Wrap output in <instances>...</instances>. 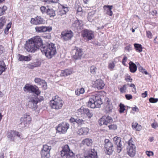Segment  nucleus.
<instances>
[{
  "instance_id": "f3484780",
  "label": "nucleus",
  "mask_w": 158,
  "mask_h": 158,
  "mask_svg": "<svg viewBox=\"0 0 158 158\" xmlns=\"http://www.w3.org/2000/svg\"><path fill=\"white\" fill-rule=\"evenodd\" d=\"M73 52L74 53L73 58L76 60L81 59L83 54L82 50L78 48H76L73 50Z\"/></svg>"
},
{
  "instance_id": "052dcab7",
  "label": "nucleus",
  "mask_w": 158,
  "mask_h": 158,
  "mask_svg": "<svg viewBox=\"0 0 158 158\" xmlns=\"http://www.w3.org/2000/svg\"><path fill=\"white\" fill-rule=\"evenodd\" d=\"M147 35V37L149 38H152V35L151 32L149 31H148L146 32Z\"/></svg>"
},
{
  "instance_id": "e433bc0d",
  "label": "nucleus",
  "mask_w": 158,
  "mask_h": 158,
  "mask_svg": "<svg viewBox=\"0 0 158 158\" xmlns=\"http://www.w3.org/2000/svg\"><path fill=\"white\" fill-rule=\"evenodd\" d=\"M7 9V7L5 6L0 7V16L3 15L5 13V11Z\"/></svg>"
},
{
  "instance_id": "9d476101",
  "label": "nucleus",
  "mask_w": 158,
  "mask_h": 158,
  "mask_svg": "<svg viewBox=\"0 0 158 158\" xmlns=\"http://www.w3.org/2000/svg\"><path fill=\"white\" fill-rule=\"evenodd\" d=\"M73 34L71 30L64 31L61 32L60 37L62 40L64 41L71 40L73 37Z\"/></svg>"
},
{
  "instance_id": "603ef678",
  "label": "nucleus",
  "mask_w": 158,
  "mask_h": 158,
  "mask_svg": "<svg viewBox=\"0 0 158 158\" xmlns=\"http://www.w3.org/2000/svg\"><path fill=\"white\" fill-rule=\"evenodd\" d=\"M152 127L154 129H156L158 127V124L157 122L155 121L151 124Z\"/></svg>"
},
{
  "instance_id": "4d7b16f0",
  "label": "nucleus",
  "mask_w": 158,
  "mask_h": 158,
  "mask_svg": "<svg viewBox=\"0 0 158 158\" xmlns=\"http://www.w3.org/2000/svg\"><path fill=\"white\" fill-rule=\"evenodd\" d=\"M146 153V155L149 157L153 155V153L152 151H147Z\"/></svg>"
},
{
  "instance_id": "393cba45",
  "label": "nucleus",
  "mask_w": 158,
  "mask_h": 158,
  "mask_svg": "<svg viewBox=\"0 0 158 158\" xmlns=\"http://www.w3.org/2000/svg\"><path fill=\"white\" fill-rule=\"evenodd\" d=\"M85 158H98L97 152L94 149H91L90 152L85 156Z\"/></svg>"
},
{
  "instance_id": "72a5a7b5",
  "label": "nucleus",
  "mask_w": 158,
  "mask_h": 158,
  "mask_svg": "<svg viewBox=\"0 0 158 158\" xmlns=\"http://www.w3.org/2000/svg\"><path fill=\"white\" fill-rule=\"evenodd\" d=\"M42 158H48L50 156L49 152L41 151V152Z\"/></svg>"
},
{
  "instance_id": "f704fd0d",
  "label": "nucleus",
  "mask_w": 158,
  "mask_h": 158,
  "mask_svg": "<svg viewBox=\"0 0 158 158\" xmlns=\"http://www.w3.org/2000/svg\"><path fill=\"white\" fill-rule=\"evenodd\" d=\"M134 47L136 51H138L139 52H141L142 51V48L141 45L135 44H134Z\"/></svg>"
},
{
  "instance_id": "5fc2aeb1",
  "label": "nucleus",
  "mask_w": 158,
  "mask_h": 158,
  "mask_svg": "<svg viewBox=\"0 0 158 158\" xmlns=\"http://www.w3.org/2000/svg\"><path fill=\"white\" fill-rule=\"evenodd\" d=\"M132 48L130 45H129L126 46L125 48V51L129 52L131 50Z\"/></svg>"
},
{
  "instance_id": "680f3d73",
  "label": "nucleus",
  "mask_w": 158,
  "mask_h": 158,
  "mask_svg": "<svg viewBox=\"0 0 158 158\" xmlns=\"http://www.w3.org/2000/svg\"><path fill=\"white\" fill-rule=\"evenodd\" d=\"M10 25H9V24H8V25L7 26V27H6V28L5 30V33L6 34H7L8 33V31L9 29L10 28Z\"/></svg>"
},
{
  "instance_id": "a211bd4d",
  "label": "nucleus",
  "mask_w": 158,
  "mask_h": 158,
  "mask_svg": "<svg viewBox=\"0 0 158 158\" xmlns=\"http://www.w3.org/2000/svg\"><path fill=\"white\" fill-rule=\"evenodd\" d=\"M114 143L116 145L117 152L120 153L122 150V143L121 138L119 137L115 136L113 138Z\"/></svg>"
},
{
  "instance_id": "7ed1b4c3",
  "label": "nucleus",
  "mask_w": 158,
  "mask_h": 158,
  "mask_svg": "<svg viewBox=\"0 0 158 158\" xmlns=\"http://www.w3.org/2000/svg\"><path fill=\"white\" fill-rule=\"evenodd\" d=\"M50 102L52 108L56 110L61 108L64 104V101L57 95L53 98L52 100L50 101Z\"/></svg>"
},
{
  "instance_id": "338daca9",
  "label": "nucleus",
  "mask_w": 158,
  "mask_h": 158,
  "mask_svg": "<svg viewBox=\"0 0 158 158\" xmlns=\"http://www.w3.org/2000/svg\"><path fill=\"white\" fill-rule=\"evenodd\" d=\"M33 64H34V65L35 67H36L40 66L41 63L40 62H37Z\"/></svg>"
},
{
  "instance_id": "09e8293b",
  "label": "nucleus",
  "mask_w": 158,
  "mask_h": 158,
  "mask_svg": "<svg viewBox=\"0 0 158 158\" xmlns=\"http://www.w3.org/2000/svg\"><path fill=\"white\" fill-rule=\"evenodd\" d=\"M115 64L113 62H110L109 63L108 67L110 70L112 69L114 67Z\"/></svg>"
},
{
  "instance_id": "ddd939ff",
  "label": "nucleus",
  "mask_w": 158,
  "mask_h": 158,
  "mask_svg": "<svg viewBox=\"0 0 158 158\" xmlns=\"http://www.w3.org/2000/svg\"><path fill=\"white\" fill-rule=\"evenodd\" d=\"M31 120V118L30 115L25 114L23 117L21 118L20 119V124L21 126V127H24L29 123Z\"/></svg>"
},
{
  "instance_id": "b1692460",
  "label": "nucleus",
  "mask_w": 158,
  "mask_h": 158,
  "mask_svg": "<svg viewBox=\"0 0 158 158\" xmlns=\"http://www.w3.org/2000/svg\"><path fill=\"white\" fill-rule=\"evenodd\" d=\"M95 86L98 89H102L105 85L103 81L101 79L97 80L95 82Z\"/></svg>"
},
{
  "instance_id": "69168bd1",
  "label": "nucleus",
  "mask_w": 158,
  "mask_h": 158,
  "mask_svg": "<svg viewBox=\"0 0 158 158\" xmlns=\"http://www.w3.org/2000/svg\"><path fill=\"white\" fill-rule=\"evenodd\" d=\"M4 50V48L1 45H0V55H1L3 53Z\"/></svg>"
},
{
  "instance_id": "ea45409f",
  "label": "nucleus",
  "mask_w": 158,
  "mask_h": 158,
  "mask_svg": "<svg viewBox=\"0 0 158 158\" xmlns=\"http://www.w3.org/2000/svg\"><path fill=\"white\" fill-rule=\"evenodd\" d=\"M119 112L120 113H123L124 112V111L125 110V106L124 104L122 103H120L119 105Z\"/></svg>"
},
{
  "instance_id": "20e7f679",
  "label": "nucleus",
  "mask_w": 158,
  "mask_h": 158,
  "mask_svg": "<svg viewBox=\"0 0 158 158\" xmlns=\"http://www.w3.org/2000/svg\"><path fill=\"white\" fill-rule=\"evenodd\" d=\"M61 151V155L62 157L66 158H74V154L73 151L70 150L69 145L66 144L62 147Z\"/></svg>"
},
{
  "instance_id": "de8ad7c7",
  "label": "nucleus",
  "mask_w": 158,
  "mask_h": 158,
  "mask_svg": "<svg viewBox=\"0 0 158 158\" xmlns=\"http://www.w3.org/2000/svg\"><path fill=\"white\" fill-rule=\"evenodd\" d=\"M42 82V85H41L43 88L44 89H45L47 88V83L44 80Z\"/></svg>"
},
{
  "instance_id": "f03ea898",
  "label": "nucleus",
  "mask_w": 158,
  "mask_h": 158,
  "mask_svg": "<svg viewBox=\"0 0 158 158\" xmlns=\"http://www.w3.org/2000/svg\"><path fill=\"white\" fill-rule=\"evenodd\" d=\"M101 97V96L99 94L92 96L86 103L87 106L92 108L99 107L100 105L102 104Z\"/></svg>"
},
{
  "instance_id": "423d86ee",
  "label": "nucleus",
  "mask_w": 158,
  "mask_h": 158,
  "mask_svg": "<svg viewBox=\"0 0 158 158\" xmlns=\"http://www.w3.org/2000/svg\"><path fill=\"white\" fill-rule=\"evenodd\" d=\"M23 90L24 91H27L30 93H34L36 95H38L41 93L38 87L36 85H32L29 84H26L24 87Z\"/></svg>"
},
{
  "instance_id": "2eb2a0df",
  "label": "nucleus",
  "mask_w": 158,
  "mask_h": 158,
  "mask_svg": "<svg viewBox=\"0 0 158 158\" xmlns=\"http://www.w3.org/2000/svg\"><path fill=\"white\" fill-rule=\"evenodd\" d=\"M82 34L83 38L88 41L93 39L94 38L93 32L90 30H85L83 31Z\"/></svg>"
},
{
  "instance_id": "6e6d98bb",
  "label": "nucleus",
  "mask_w": 158,
  "mask_h": 158,
  "mask_svg": "<svg viewBox=\"0 0 158 158\" xmlns=\"http://www.w3.org/2000/svg\"><path fill=\"white\" fill-rule=\"evenodd\" d=\"M19 57L18 60L19 61H24V56L22 55L19 54L18 55Z\"/></svg>"
},
{
  "instance_id": "8fccbe9b",
  "label": "nucleus",
  "mask_w": 158,
  "mask_h": 158,
  "mask_svg": "<svg viewBox=\"0 0 158 158\" xmlns=\"http://www.w3.org/2000/svg\"><path fill=\"white\" fill-rule=\"evenodd\" d=\"M64 10H63L62 9H59L57 12V15H59L62 16L64 15L65 14Z\"/></svg>"
},
{
  "instance_id": "3c124183",
  "label": "nucleus",
  "mask_w": 158,
  "mask_h": 158,
  "mask_svg": "<svg viewBox=\"0 0 158 158\" xmlns=\"http://www.w3.org/2000/svg\"><path fill=\"white\" fill-rule=\"evenodd\" d=\"M34 99L35 100H36V101H37L38 103L39 102H40L43 100L44 98L43 96H38L37 98H35Z\"/></svg>"
},
{
  "instance_id": "6e6552de",
  "label": "nucleus",
  "mask_w": 158,
  "mask_h": 158,
  "mask_svg": "<svg viewBox=\"0 0 158 158\" xmlns=\"http://www.w3.org/2000/svg\"><path fill=\"white\" fill-rule=\"evenodd\" d=\"M25 48L27 52H35L37 49H39L35 44L33 41L30 39L27 41L25 44Z\"/></svg>"
},
{
  "instance_id": "dca6fc26",
  "label": "nucleus",
  "mask_w": 158,
  "mask_h": 158,
  "mask_svg": "<svg viewBox=\"0 0 158 158\" xmlns=\"http://www.w3.org/2000/svg\"><path fill=\"white\" fill-rule=\"evenodd\" d=\"M77 113L78 114H86L89 118H91L93 115L92 111L88 108H84L83 107H81L78 110Z\"/></svg>"
},
{
  "instance_id": "c85d7f7f",
  "label": "nucleus",
  "mask_w": 158,
  "mask_h": 158,
  "mask_svg": "<svg viewBox=\"0 0 158 158\" xmlns=\"http://www.w3.org/2000/svg\"><path fill=\"white\" fill-rule=\"evenodd\" d=\"M72 73V71L70 69H66L64 70H61V76H65L70 75Z\"/></svg>"
},
{
  "instance_id": "cd10ccee",
  "label": "nucleus",
  "mask_w": 158,
  "mask_h": 158,
  "mask_svg": "<svg viewBox=\"0 0 158 158\" xmlns=\"http://www.w3.org/2000/svg\"><path fill=\"white\" fill-rule=\"evenodd\" d=\"M82 22L81 21L76 20L72 24L73 27L77 29H80V27L82 25Z\"/></svg>"
},
{
  "instance_id": "f8f14e48",
  "label": "nucleus",
  "mask_w": 158,
  "mask_h": 158,
  "mask_svg": "<svg viewBox=\"0 0 158 158\" xmlns=\"http://www.w3.org/2000/svg\"><path fill=\"white\" fill-rule=\"evenodd\" d=\"M113 121L112 118L109 116H103L98 121L100 126H106Z\"/></svg>"
},
{
  "instance_id": "79ce46f5",
  "label": "nucleus",
  "mask_w": 158,
  "mask_h": 158,
  "mask_svg": "<svg viewBox=\"0 0 158 158\" xmlns=\"http://www.w3.org/2000/svg\"><path fill=\"white\" fill-rule=\"evenodd\" d=\"M44 80H41V79L39 78H35L34 81L35 82L37 83L38 85H42V83Z\"/></svg>"
},
{
  "instance_id": "37998d69",
  "label": "nucleus",
  "mask_w": 158,
  "mask_h": 158,
  "mask_svg": "<svg viewBox=\"0 0 158 158\" xmlns=\"http://www.w3.org/2000/svg\"><path fill=\"white\" fill-rule=\"evenodd\" d=\"M48 8L44 6H42L40 8V10L43 14L47 13Z\"/></svg>"
},
{
  "instance_id": "49530a36",
  "label": "nucleus",
  "mask_w": 158,
  "mask_h": 158,
  "mask_svg": "<svg viewBox=\"0 0 158 158\" xmlns=\"http://www.w3.org/2000/svg\"><path fill=\"white\" fill-rule=\"evenodd\" d=\"M149 102L152 103H155L158 101V98H151L149 99Z\"/></svg>"
},
{
  "instance_id": "bb28decb",
  "label": "nucleus",
  "mask_w": 158,
  "mask_h": 158,
  "mask_svg": "<svg viewBox=\"0 0 158 158\" xmlns=\"http://www.w3.org/2000/svg\"><path fill=\"white\" fill-rule=\"evenodd\" d=\"M129 64L130 72L133 73L135 72L137 69L136 65L132 61H130Z\"/></svg>"
},
{
  "instance_id": "1a4fd4ad",
  "label": "nucleus",
  "mask_w": 158,
  "mask_h": 158,
  "mask_svg": "<svg viewBox=\"0 0 158 158\" xmlns=\"http://www.w3.org/2000/svg\"><path fill=\"white\" fill-rule=\"evenodd\" d=\"M104 143V148L106 149V153L108 155L112 154L114 151L113 143L107 139H105Z\"/></svg>"
},
{
  "instance_id": "2f4dec72",
  "label": "nucleus",
  "mask_w": 158,
  "mask_h": 158,
  "mask_svg": "<svg viewBox=\"0 0 158 158\" xmlns=\"http://www.w3.org/2000/svg\"><path fill=\"white\" fill-rule=\"evenodd\" d=\"M92 143V140L89 139H85L82 141V143L84 145H86L88 146L91 145Z\"/></svg>"
},
{
  "instance_id": "f257e3e1",
  "label": "nucleus",
  "mask_w": 158,
  "mask_h": 158,
  "mask_svg": "<svg viewBox=\"0 0 158 158\" xmlns=\"http://www.w3.org/2000/svg\"><path fill=\"white\" fill-rule=\"evenodd\" d=\"M41 51L43 54H45L47 57L49 59L52 58L56 53V47L53 43L42 47L41 48Z\"/></svg>"
},
{
  "instance_id": "c03bdc74",
  "label": "nucleus",
  "mask_w": 158,
  "mask_h": 158,
  "mask_svg": "<svg viewBox=\"0 0 158 158\" xmlns=\"http://www.w3.org/2000/svg\"><path fill=\"white\" fill-rule=\"evenodd\" d=\"M108 127L109 129L110 130H115L117 129V126L114 124H112L110 125H108Z\"/></svg>"
},
{
  "instance_id": "e2e57ef3",
  "label": "nucleus",
  "mask_w": 158,
  "mask_h": 158,
  "mask_svg": "<svg viewBox=\"0 0 158 158\" xmlns=\"http://www.w3.org/2000/svg\"><path fill=\"white\" fill-rule=\"evenodd\" d=\"M31 60V57L28 56H24V61H29Z\"/></svg>"
},
{
  "instance_id": "a19ab883",
  "label": "nucleus",
  "mask_w": 158,
  "mask_h": 158,
  "mask_svg": "<svg viewBox=\"0 0 158 158\" xmlns=\"http://www.w3.org/2000/svg\"><path fill=\"white\" fill-rule=\"evenodd\" d=\"M127 85H123V87L120 88L119 90L121 93H123L126 92L127 89Z\"/></svg>"
},
{
  "instance_id": "774afa93",
  "label": "nucleus",
  "mask_w": 158,
  "mask_h": 158,
  "mask_svg": "<svg viewBox=\"0 0 158 158\" xmlns=\"http://www.w3.org/2000/svg\"><path fill=\"white\" fill-rule=\"evenodd\" d=\"M141 129V126L140 125H138V124L136 128L135 129L136 130L138 131H140Z\"/></svg>"
},
{
  "instance_id": "412c9836",
  "label": "nucleus",
  "mask_w": 158,
  "mask_h": 158,
  "mask_svg": "<svg viewBox=\"0 0 158 158\" xmlns=\"http://www.w3.org/2000/svg\"><path fill=\"white\" fill-rule=\"evenodd\" d=\"M37 102L34 98L31 99L28 102V107L32 109L33 110H35L37 108Z\"/></svg>"
},
{
  "instance_id": "5701e85b",
  "label": "nucleus",
  "mask_w": 158,
  "mask_h": 158,
  "mask_svg": "<svg viewBox=\"0 0 158 158\" xmlns=\"http://www.w3.org/2000/svg\"><path fill=\"white\" fill-rule=\"evenodd\" d=\"M97 14L95 11H93L88 14V19L90 22H93L96 19Z\"/></svg>"
},
{
  "instance_id": "c9c22d12",
  "label": "nucleus",
  "mask_w": 158,
  "mask_h": 158,
  "mask_svg": "<svg viewBox=\"0 0 158 158\" xmlns=\"http://www.w3.org/2000/svg\"><path fill=\"white\" fill-rule=\"evenodd\" d=\"M51 149V146H48L47 145H43V149L41 151H44L45 152H49Z\"/></svg>"
},
{
  "instance_id": "0e129e2a",
  "label": "nucleus",
  "mask_w": 158,
  "mask_h": 158,
  "mask_svg": "<svg viewBox=\"0 0 158 158\" xmlns=\"http://www.w3.org/2000/svg\"><path fill=\"white\" fill-rule=\"evenodd\" d=\"M83 130L82 129V128L79 129L77 132V133L79 134V135H84L83 133Z\"/></svg>"
},
{
  "instance_id": "a878e982",
  "label": "nucleus",
  "mask_w": 158,
  "mask_h": 158,
  "mask_svg": "<svg viewBox=\"0 0 158 158\" xmlns=\"http://www.w3.org/2000/svg\"><path fill=\"white\" fill-rule=\"evenodd\" d=\"M112 7V6L110 5H105L103 7L105 10L106 11L107 14L110 16H112L113 15V12L111 10Z\"/></svg>"
},
{
  "instance_id": "c756f323",
  "label": "nucleus",
  "mask_w": 158,
  "mask_h": 158,
  "mask_svg": "<svg viewBox=\"0 0 158 158\" xmlns=\"http://www.w3.org/2000/svg\"><path fill=\"white\" fill-rule=\"evenodd\" d=\"M6 66L3 61H0V75L5 72L6 69Z\"/></svg>"
},
{
  "instance_id": "6ab92c4d",
  "label": "nucleus",
  "mask_w": 158,
  "mask_h": 158,
  "mask_svg": "<svg viewBox=\"0 0 158 158\" xmlns=\"http://www.w3.org/2000/svg\"><path fill=\"white\" fill-rule=\"evenodd\" d=\"M69 121L70 122L73 123L74 124L76 123L79 126H81L82 124H85V120L78 117L74 118L71 117L69 119Z\"/></svg>"
},
{
  "instance_id": "0eeeda50",
  "label": "nucleus",
  "mask_w": 158,
  "mask_h": 158,
  "mask_svg": "<svg viewBox=\"0 0 158 158\" xmlns=\"http://www.w3.org/2000/svg\"><path fill=\"white\" fill-rule=\"evenodd\" d=\"M7 137L10 140L15 141L17 137L22 139L23 136L21 133L16 130H11L8 132Z\"/></svg>"
},
{
  "instance_id": "bf43d9fd",
  "label": "nucleus",
  "mask_w": 158,
  "mask_h": 158,
  "mask_svg": "<svg viewBox=\"0 0 158 158\" xmlns=\"http://www.w3.org/2000/svg\"><path fill=\"white\" fill-rule=\"evenodd\" d=\"M138 124V123L136 122H133L132 124V128L134 129H135Z\"/></svg>"
},
{
  "instance_id": "39448f33",
  "label": "nucleus",
  "mask_w": 158,
  "mask_h": 158,
  "mask_svg": "<svg viewBox=\"0 0 158 158\" xmlns=\"http://www.w3.org/2000/svg\"><path fill=\"white\" fill-rule=\"evenodd\" d=\"M128 145L127 148V154L131 157H134L136 153L135 146L134 143L131 138L128 142Z\"/></svg>"
},
{
  "instance_id": "7c9ffc66",
  "label": "nucleus",
  "mask_w": 158,
  "mask_h": 158,
  "mask_svg": "<svg viewBox=\"0 0 158 158\" xmlns=\"http://www.w3.org/2000/svg\"><path fill=\"white\" fill-rule=\"evenodd\" d=\"M46 14L50 17H54L56 15L55 10L52 8H48Z\"/></svg>"
},
{
  "instance_id": "4c0bfd02",
  "label": "nucleus",
  "mask_w": 158,
  "mask_h": 158,
  "mask_svg": "<svg viewBox=\"0 0 158 158\" xmlns=\"http://www.w3.org/2000/svg\"><path fill=\"white\" fill-rule=\"evenodd\" d=\"M6 20L4 17H2L0 19V29L2 28L5 23Z\"/></svg>"
},
{
  "instance_id": "473e14b6",
  "label": "nucleus",
  "mask_w": 158,
  "mask_h": 158,
  "mask_svg": "<svg viewBox=\"0 0 158 158\" xmlns=\"http://www.w3.org/2000/svg\"><path fill=\"white\" fill-rule=\"evenodd\" d=\"M85 92L84 89L83 88L77 89L75 90L76 94L79 96L81 94H83Z\"/></svg>"
},
{
  "instance_id": "4be33fe9",
  "label": "nucleus",
  "mask_w": 158,
  "mask_h": 158,
  "mask_svg": "<svg viewBox=\"0 0 158 158\" xmlns=\"http://www.w3.org/2000/svg\"><path fill=\"white\" fill-rule=\"evenodd\" d=\"M31 21L35 25L42 24L44 22L43 19L40 16H37L35 18H32Z\"/></svg>"
},
{
  "instance_id": "13d9d810",
  "label": "nucleus",
  "mask_w": 158,
  "mask_h": 158,
  "mask_svg": "<svg viewBox=\"0 0 158 158\" xmlns=\"http://www.w3.org/2000/svg\"><path fill=\"white\" fill-rule=\"evenodd\" d=\"M125 97L127 100H129L132 98V96L130 94H127L125 95Z\"/></svg>"
},
{
  "instance_id": "9b49d317",
  "label": "nucleus",
  "mask_w": 158,
  "mask_h": 158,
  "mask_svg": "<svg viewBox=\"0 0 158 158\" xmlns=\"http://www.w3.org/2000/svg\"><path fill=\"white\" fill-rule=\"evenodd\" d=\"M69 125L68 123L63 122L56 127V130L60 133H65L69 128Z\"/></svg>"
},
{
  "instance_id": "a18cd8bd",
  "label": "nucleus",
  "mask_w": 158,
  "mask_h": 158,
  "mask_svg": "<svg viewBox=\"0 0 158 158\" xmlns=\"http://www.w3.org/2000/svg\"><path fill=\"white\" fill-rule=\"evenodd\" d=\"M113 107L111 105H107L106 107V110L108 112H110L112 110Z\"/></svg>"
},
{
  "instance_id": "aec40b11",
  "label": "nucleus",
  "mask_w": 158,
  "mask_h": 158,
  "mask_svg": "<svg viewBox=\"0 0 158 158\" xmlns=\"http://www.w3.org/2000/svg\"><path fill=\"white\" fill-rule=\"evenodd\" d=\"M35 31L38 33L44 32L46 31L50 32L52 30L51 27L41 26L36 27L35 28Z\"/></svg>"
},
{
  "instance_id": "58836bf2",
  "label": "nucleus",
  "mask_w": 158,
  "mask_h": 158,
  "mask_svg": "<svg viewBox=\"0 0 158 158\" xmlns=\"http://www.w3.org/2000/svg\"><path fill=\"white\" fill-rule=\"evenodd\" d=\"M97 70V68L96 66L94 65H92L90 67V71L91 73L93 74H94L96 73V71Z\"/></svg>"
},
{
  "instance_id": "4468645a",
  "label": "nucleus",
  "mask_w": 158,
  "mask_h": 158,
  "mask_svg": "<svg viewBox=\"0 0 158 158\" xmlns=\"http://www.w3.org/2000/svg\"><path fill=\"white\" fill-rule=\"evenodd\" d=\"M30 40L33 41L38 49L40 48L41 50V48L44 46L43 44L42 39L39 36H35Z\"/></svg>"
},
{
  "instance_id": "864d4df0",
  "label": "nucleus",
  "mask_w": 158,
  "mask_h": 158,
  "mask_svg": "<svg viewBox=\"0 0 158 158\" xmlns=\"http://www.w3.org/2000/svg\"><path fill=\"white\" fill-rule=\"evenodd\" d=\"M84 135H86L88 132L89 129L87 127L82 128Z\"/></svg>"
}]
</instances>
